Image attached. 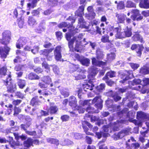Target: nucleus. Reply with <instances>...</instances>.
<instances>
[{"label":"nucleus","instance_id":"obj_1","mask_svg":"<svg viewBox=\"0 0 149 149\" xmlns=\"http://www.w3.org/2000/svg\"><path fill=\"white\" fill-rule=\"evenodd\" d=\"M81 39V38L80 36H76L71 39L68 42V46L70 49H71L73 48V44L75 42V45L74 48L75 50L77 52H79L80 51V50H81L84 47V45H86V43L83 44V42H85V39H84L83 40V42L80 41Z\"/></svg>","mask_w":149,"mask_h":149},{"label":"nucleus","instance_id":"obj_2","mask_svg":"<svg viewBox=\"0 0 149 149\" xmlns=\"http://www.w3.org/2000/svg\"><path fill=\"white\" fill-rule=\"evenodd\" d=\"M102 101L100 96L95 97L93 100H89L84 101H80L79 102V104L83 107L89 106L91 104V103H96L95 105L97 109H100L102 107Z\"/></svg>","mask_w":149,"mask_h":149},{"label":"nucleus","instance_id":"obj_3","mask_svg":"<svg viewBox=\"0 0 149 149\" xmlns=\"http://www.w3.org/2000/svg\"><path fill=\"white\" fill-rule=\"evenodd\" d=\"M137 117L138 120H131V122L136 125H141L142 121L149 120V114H146L141 111H139L137 112Z\"/></svg>","mask_w":149,"mask_h":149},{"label":"nucleus","instance_id":"obj_4","mask_svg":"<svg viewBox=\"0 0 149 149\" xmlns=\"http://www.w3.org/2000/svg\"><path fill=\"white\" fill-rule=\"evenodd\" d=\"M84 6L83 5L80 6L79 9L76 11L75 15L80 17L79 20L78 25L80 27L84 28L86 27L85 22H84L82 16L84 15Z\"/></svg>","mask_w":149,"mask_h":149},{"label":"nucleus","instance_id":"obj_5","mask_svg":"<svg viewBox=\"0 0 149 149\" xmlns=\"http://www.w3.org/2000/svg\"><path fill=\"white\" fill-rule=\"evenodd\" d=\"M97 60L95 58H93L92 59L93 64L95 65L100 66L105 65L106 64L105 62L98 60L102 58L103 56V54L99 52H97Z\"/></svg>","mask_w":149,"mask_h":149},{"label":"nucleus","instance_id":"obj_6","mask_svg":"<svg viewBox=\"0 0 149 149\" xmlns=\"http://www.w3.org/2000/svg\"><path fill=\"white\" fill-rule=\"evenodd\" d=\"M9 33L8 31H5L3 33L2 39H0V43L4 45H7L9 43L10 40Z\"/></svg>","mask_w":149,"mask_h":149},{"label":"nucleus","instance_id":"obj_7","mask_svg":"<svg viewBox=\"0 0 149 149\" xmlns=\"http://www.w3.org/2000/svg\"><path fill=\"white\" fill-rule=\"evenodd\" d=\"M127 131H120L118 132H116V131H110V133L113 134L112 137L115 140H117L122 138L126 134V133Z\"/></svg>","mask_w":149,"mask_h":149},{"label":"nucleus","instance_id":"obj_8","mask_svg":"<svg viewBox=\"0 0 149 149\" xmlns=\"http://www.w3.org/2000/svg\"><path fill=\"white\" fill-rule=\"evenodd\" d=\"M143 47L142 45H132L131 49L132 50H136L138 56H140L141 54V51Z\"/></svg>","mask_w":149,"mask_h":149},{"label":"nucleus","instance_id":"obj_9","mask_svg":"<svg viewBox=\"0 0 149 149\" xmlns=\"http://www.w3.org/2000/svg\"><path fill=\"white\" fill-rule=\"evenodd\" d=\"M53 49H45L44 50H42L40 51V53L45 55L48 60L50 61L52 59V55L50 54V52L53 51Z\"/></svg>","mask_w":149,"mask_h":149},{"label":"nucleus","instance_id":"obj_10","mask_svg":"<svg viewBox=\"0 0 149 149\" xmlns=\"http://www.w3.org/2000/svg\"><path fill=\"white\" fill-rule=\"evenodd\" d=\"M39 141L37 140H32L31 139H28L26 141L24 142V146L26 148H28L30 146L32 145L33 144L36 145L38 144Z\"/></svg>","mask_w":149,"mask_h":149},{"label":"nucleus","instance_id":"obj_11","mask_svg":"<svg viewBox=\"0 0 149 149\" xmlns=\"http://www.w3.org/2000/svg\"><path fill=\"white\" fill-rule=\"evenodd\" d=\"M27 42V39L26 38L22 37L19 39L16 45L17 48L20 49L22 47L23 45H25Z\"/></svg>","mask_w":149,"mask_h":149},{"label":"nucleus","instance_id":"obj_12","mask_svg":"<svg viewBox=\"0 0 149 149\" xmlns=\"http://www.w3.org/2000/svg\"><path fill=\"white\" fill-rule=\"evenodd\" d=\"M115 31H116L115 36L116 38H122L125 37L124 33L120 28H117L115 29Z\"/></svg>","mask_w":149,"mask_h":149},{"label":"nucleus","instance_id":"obj_13","mask_svg":"<svg viewBox=\"0 0 149 149\" xmlns=\"http://www.w3.org/2000/svg\"><path fill=\"white\" fill-rule=\"evenodd\" d=\"M61 47L57 46L56 47L54 51V55L55 58L57 61L60 60L61 58Z\"/></svg>","mask_w":149,"mask_h":149},{"label":"nucleus","instance_id":"obj_14","mask_svg":"<svg viewBox=\"0 0 149 149\" xmlns=\"http://www.w3.org/2000/svg\"><path fill=\"white\" fill-rule=\"evenodd\" d=\"M132 12L133 13V15L131 16V18L134 20H135L136 19L137 20H140L143 19V17L139 16L137 17V16L139 14V11L137 10H134L132 11Z\"/></svg>","mask_w":149,"mask_h":149},{"label":"nucleus","instance_id":"obj_15","mask_svg":"<svg viewBox=\"0 0 149 149\" xmlns=\"http://www.w3.org/2000/svg\"><path fill=\"white\" fill-rule=\"evenodd\" d=\"M10 50V48L7 47H5L4 50H3L2 48L0 47V54L1 57L3 58H6L7 54H8V52Z\"/></svg>","mask_w":149,"mask_h":149},{"label":"nucleus","instance_id":"obj_16","mask_svg":"<svg viewBox=\"0 0 149 149\" xmlns=\"http://www.w3.org/2000/svg\"><path fill=\"white\" fill-rule=\"evenodd\" d=\"M6 83L7 85H9V86L8 87V90L11 92H13L15 88L13 87V85L11 81V78L10 75L9 76L8 78L7 79ZM15 87V86L14 87Z\"/></svg>","mask_w":149,"mask_h":149},{"label":"nucleus","instance_id":"obj_17","mask_svg":"<svg viewBox=\"0 0 149 149\" xmlns=\"http://www.w3.org/2000/svg\"><path fill=\"white\" fill-rule=\"evenodd\" d=\"M69 104L72 107V109L76 107L77 100L75 97L72 96L70 97L69 99Z\"/></svg>","mask_w":149,"mask_h":149},{"label":"nucleus","instance_id":"obj_18","mask_svg":"<svg viewBox=\"0 0 149 149\" xmlns=\"http://www.w3.org/2000/svg\"><path fill=\"white\" fill-rule=\"evenodd\" d=\"M108 131H102V132L101 131L99 132H96L95 133V135L99 139L102 136L104 137H107L111 135V134H109L107 132Z\"/></svg>","mask_w":149,"mask_h":149},{"label":"nucleus","instance_id":"obj_19","mask_svg":"<svg viewBox=\"0 0 149 149\" xmlns=\"http://www.w3.org/2000/svg\"><path fill=\"white\" fill-rule=\"evenodd\" d=\"M81 63L83 65L88 66L90 63V60L89 59L84 57H81L79 59Z\"/></svg>","mask_w":149,"mask_h":149},{"label":"nucleus","instance_id":"obj_20","mask_svg":"<svg viewBox=\"0 0 149 149\" xmlns=\"http://www.w3.org/2000/svg\"><path fill=\"white\" fill-rule=\"evenodd\" d=\"M94 86V85L93 83V82L90 80L88 84L84 85V89L85 91H86V89L92 90Z\"/></svg>","mask_w":149,"mask_h":149},{"label":"nucleus","instance_id":"obj_21","mask_svg":"<svg viewBox=\"0 0 149 149\" xmlns=\"http://www.w3.org/2000/svg\"><path fill=\"white\" fill-rule=\"evenodd\" d=\"M116 17L118 18V21L119 23H123L125 19L126 15L124 14H118L116 15Z\"/></svg>","mask_w":149,"mask_h":149},{"label":"nucleus","instance_id":"obj_22","mask_svg":"<svg viewBox=\"0 0 149 149\" xmlns=\"http://www.w3.org/2000/svg\"><path fill=\"white\" fill-rule=\"evenodd\" d=\"M141 8H149V0H145L143 2L141 1L140 4Z\"/></svg>","mask_w":149,"mask_h":149},{"label":"nucleus","instance_id":"obj_23","mask_svg":"<svg viewBox=\"0 0 149 149\" xmlns=\"http://www.w3.org/2000/svg\"><path fill=\"white\" fill-rule=\"evenodd\" d=\"M70 27L71 28V29H69V30H70V33H66V38L67 40H69L70 38L71 37V34L72 33V31L73 29L74 28V27L72 24L70 25H69L68 27V28H70Z\"/></svg>","mask_w":149,"mask_h":149},{"label":"nucleus","instance_id":"obj_24","mask_svg":"<svg viewBox=\"0 0 149 149\" xmlns=\"http://www.w3.org/2000/svg\"><path fill=\"white\" fill-rule=\"evenodd\" d=\"M47 140L48 142L52 144H54L57 146L58 145L59 143L57 139L52 138H48L47 139Z\"/></svg>","mask_w":149,"mask_h":149},{"label":"nucleus","instance_id":"obj_25","mask_svg":"<svg viewBox=\"0 0 149 149\" xmlns=\"http://www.w3.org/2000/svg\"><path fill=\"white\" fill-rule=\"evenodd\" d=\"M149 72V68L146 66H143L141 68L140 71V73L144 74H148Z\"/></svg>","mask_w":149,"mask_h":149},{"label":"nucleus","instance_id":"obj_26","mask_svg":"<svg viewBox=\"0 0 149 149\" xmlns=\"http://www.w3.org/2000/svg\"><path fill=\"white\" fill-rule=\"evenodd\" d=\"M18 85L21 88H23L25 86V81L23 80L19 79L18 80Z\"/></svg>","mask_w":149,"mask_h":149},{"label":"nucleus","instance_id":"obj_27","mask_svg":"<svg viewBox=\"0 0 149 149\" xmlns=\"http://www.w3.org/2000/svg\"><path fill=\"white\" fill-rule=\"evenodd\" d=\"M42 80L47 84H49L51 81V78L48 76H44L42 78Z\"/></svg>","mask_w":149,"mask_h":149},{"label":"nucleus","instance_id":"obj_28","mask_svg":"<svg viewBox=\"0 0 149 149\" xmlns=\"http://www.w3.org/2000/svg\"><path fill=\"white\" fill-rule=\"evenodd\" d=\"M84 72V71L80 70V72L79 74L77 76H75V78L77 80L85 78V75L82 74Z\"/></svg>","mask_w":149,"mask_h":149},{"label":"nucleus","instance_id":"obj_29","mask_svg":"<svg viewBox=\"0 0 149 149\" xmlns=\"http://www.w3.org/2000/svg\"><path fill=\"white\" fill-rule=\"evenodd\" d=\"M37 2V0H34L31 3H28L27 4V8H29V9L31 8H33L34 7L36 6V5L35 3Z\"/></svg>","mask_w":149,"mask_h":149},{"label":"nucleus","instance_id":"obj_30","mask_svg":"<svg viewBox=\"0 0 149 149\" xmlns=\"http://www.w3.org/2000/svg\"><path fill=\"white\" fill-rule=\"evenodd\" d=\"M14 135L15 136V138L19 140L21 139L23 141L25 140L26 139V136L23 135H22L21 136H19L18 134H14Z\"/></svg>","mask_w":149,"mask_h":149},{"label":"nucleus","instance_id":"obj_31","mask_svg":"<svg viewBox=\"0 0 149 149\" xmlns=\"http://www.w3.org/2000/svg\"><path fill=\"white\" fill-rule=\"evenodd\" d=\"M58 109L55 106H51L50 108V112L51 113H55L58 111Z\"/></svg>","mask_w":149,"mask_h":149},{"label":"nucleus","instance_id":"obj_32","mask_svg":"<svg viewBox=\"0 0 149 149\" xmlns=\"http://www.w3.org/2000/svg\"><path fill=\"white\" fill-rule=\"evenodd\" d=\"M28 23L30 26H33L36 24V21L32 17H29V19Z\"/></svg>","mask_w":149,"mask_h":149},{"label":"nucleus","instance_id":"obj_33","mask_svg":"<svg viewBox=\"0 0 149 149\" xmlns=\"http://www.w3.org/2000/svg\"><path fill=\"white\" fill-rule=\"evenodd\" d=\"M29 78L31 79H38L39 77L36 74L30 73L29 75Z\"/></svg>","mask_w":149,"mask_h":149},{"label":"nucleus","instance_id":"obj_34","mask_svg":"<svg viewBox=\"0 0 149 149\" xmlns=\"http://www.w3.org/2000/svg\"><path fill=\"white\" fill-rule=\"evenodd\" d=\"M75 109L78 110L79 113H83L84 112L85 109L84 108L81 106H77L75 109H74V110Z\"/></svg>","mask_w":149,"mask_h":149},{"label":"nucleus","instance_id":"obj_35","mask_svg":"<svg viewBox=\"0 0 149 149\" xmlns=\"http://www.w3.org/2000/svg\"><path fill=\"white\" fill-rule=\"evenodd\" d=\"M40 102L37 101L36 97L33 98L31 101V104L33 106L38 104Z\"/></svg>","mask_w":149,"mask_h":149},{"label":"nucleus","instance_id":"obj_36","mask_svg":"<svg viewBox=\"0 0 149 149\" xmlns=\"http://www.w3.org/2000/svg\"><path fill=\"white\" fill-rule=\"evenodd\" d=\"M124 34L125 35V37H129L131 36L132 35V32L130 29H128L124 31Z\"/></svg>","mask_w":149,"mask_h":149},{"label":"nucleus","instance_id":"obj_37","mask_svg":"<svg viewBox=\"0 0 149 149\" xmlns=\"http://www.w3.org/2000/svg\"><path fill=\"white\" fill-rule=\"evenodd\" d=\"M115 57V55L114 53H111L107 55V58L108 60L111 61L114 59Z\"/></svg>","mask_w":149,"mask_h":149},{"label":"nucleus","instance_id":"obj_38","mask_svg":"<svg viewBox=\"0 0 149 149\" xmlns=\"http://www.w3.org/2000/svg\"><path fill=\"white\" fill-rule=\"evenodd\" d=\"M130 65L132 68L134 70L136 69L139 66V65L138 64L133 63H130Z\"/></svg>","mask_w":149,"mask_h":149},{"label":"nucleus","instance_id":"obj_39","mask_svg":"<svg viewBox=\"0 0 149 149\" xmlns=\"http://www.w3.org/2000/svg\"><path fill=\"white\" fill-rule=\"evenodd\" d=\"M101 41L103 42H109V37L107 36H103L102 37Z\"/></svg>","mask_w":149,"mask_h":149},{"label":"nucleus","instance_id":"obj_40","mask_svg":"<svg viewBox=\"0 0 149 149\" xmlns=\"http://www.w3.org/2000/svg\"><path fill=\"white\" fill-rule=\"evenodd\" d=\"M105 88V84H100L99 86H97L96 88L97 90L100 91L104 89Z\"/></svg>","mask_w":149,"mask_h":149},{"label":"nucleus","instance_id":"obj_41","mask_svg":"<svg viewBox=\"0 0 149 149\" xmlns=\"http://www.w3.org/2000/svg\"><path fill=\"white\" fill-rule=\"evenodd\" d=\"M134 39L135 40H139L141 42H142L143 41L142 38L139 35H136L134 36Z\"/></svg>","mask_w":149,"mask_h":149},{"label":"nucleus","instance_id":"obj_42","mask_svg":"<svg viewBox=\"0 0 149 149\" xmlns=\"http://www.w3.org/2000/svg\"><path fill=\"white\" fill-rule=\"evenodd\" d=\"M64 141H67V142H62L61 143V145L63 146H65L66 145H72L73 143L72 141L69 140L68 139H66V140H64Z\"/></svg>","mask_w":149,"mask_h":149},{"label":"nucleus","instance_id":"obj_43","mask_svg":"<svg viewBox=\"0 0 149 149\" xmlns=\"http://www.w3.org/2000/svg\"><path fill=\"white\" fill-rule=\"evenodd\" d=\"M126 6L128 7H135V5L131 1H128L127 3Z\"/></svg>","mask_w":149,"mask_h":149},{"label":"nucleus","instance_id":"obj_44","mask_svg":"<svg viewBox=\"0 0 149 149\" xmlns=\"http://www.w3.org/2000/svg\"><path fill=\"white\" fill-rule=\"evenodd\" d=\"M86 111L89 113H93L95 112L94 108L91 107H86Z\"/></svg>","mask_w":149,"mask_h":149},{"label":"nucleus","instance_id":"obj_45","mask_svg":"<svg viewBox=\"0 0 149 149\" xmlns=\"http://www.w3.org/2000/svg\"><path fill=\"white\" fill-rule=\"evenodd\" d=\"M69 24H68L67 23L63 22L61 23L58 25V26L60 28H62L64 27H66L68 26Z\"/></svg>","mask_w":149,"mask_h":149},{"label":"nucleus","instance_id":"obj_46","mask_svg":"<svg viewBox=\"0 0 149 149\" xmlns=\"http://www.w3.org/2000/svg\"><path fill=\"white\" fill-rule=\"evenodd\" d=\"M42 67H44L46 69L50 70V66L46 62L43 63L42 64Z\"/></svg>","mask_w":149,"mask_h":149},{"label":"nucleus","instance_id":"obj_47","mask_svg":"<svg viewBox=\"0 0 149 149\" xmlns=\"http://www.w3.org/2000/svg\"><path fill=\"white\" fill-rule=\"evenodd\" d=\"M39 48L38 46H35L33 49L31 50V51L32 53L35 54L38 52Z\"/></svg>","mask_w":149,"mask_h":149},{"label":"nucleus","instance_id":"obj_48","mask_svg":"<svg viewBox=\"0 0 149 149\" xmlns=\"http://www.w3.org/2000/svg\"><path fill=\"white\" fill-rule=\"evenodd\" d=\"M53 71L55 74H58L59 73V68L55 65L53 67Z\"/></svg>","mask_w":149,"mask_h":149},{"label":"nucleus","instance_id":"obj_49","mask_svg":"<svg viewBox=\"0 0 149 149\" xmlns=\"http://www.w3.org/2000/svg\"><path fill=\"white\" fill-rule=\"evenodd\" d=\"M21 111V110L17 107H15L14 109V115H17L19 112Z\"/></svg>","mask_w":149,"mask_h":149},{"label":"nucleus","instance_id":"obj_50","mask_svg":"<svg viewBox=\"0 0 149 149\" xmlns=\"http://www.w3.org/2000/svg\"><path fill=\"white\" fill-rule=\"evenodd\" d=\"M56 35L58 40H60L62 37V33L60 32H57L56 33Z\"/></svg>","mask_w":149,"mask_h":149},{"label":"nucleus","instance_id":"obj_51","mask_svg":"<svg viewBox=\"0 0 149 149\" xmlns=\"http://www.w3.org/2000/svg\"><path fill=\"white\" fill-rule=\"evenodd\" d=\"M22 101L19 100H14L13 102V104L15 105H18Z\"/></svg>","mask_w":149,"mask_h":149},{"label":"nucleus","instance_id":"obj_52","mask_svg":"<svg viewBox=\"0 0 149 149\" xmlns=\"http://www.w3.org/2000/svg\"><path fill=\"white\" fill-rule=\"evenodd\" d=\"M107 75L108 76H109L110 77H112L115 76V72L111 71L110 72H108L107 73Z\"/></svg>","mask_w":149,"mask_h":149},{"label":"nucleus","instance_id":"obj_53","mask_svg":"<svg viewBox=\"0 0 149 149\" xmlns=\"http://www.w3.org/2000/svg\"><path fill=\"white\" fill-rule=\"evenodd\" d=\"M26 133L32 136L36 135V133L35 131H26Z\"/></svg>","mask_w":149,"mask_h":149},{"label":"nucleus","instance_id":"obj_54","mask_svg":"<svg viewBox=\"0 0 149 149\" xmlns=\"http://www.w3.org/2000/svg\"><path fill=\"white\" fill-rule=\"evenodd\" d=\"M30 125V123H29V124L28 125L25 124H22L21 125V128L23 130H26V128L28 127H29Z\"/></svg>","mask_w":149,"mask_h":149},{"label":"nucleus","instance_id":"obj_55","mask_svg":"<svg viewBox=\"0 0 149 149\" xmlns=\"http://www.w3.org/2000/svg\"><path fill=\"white\" fill-rule=\"evenodd\" d=\"M82 124L83 125H86L90 128H91L92 127V125L86 121H84L82 123Z\"/></svg>","mask_w":149,"mask_h":149},{"label":"nucleus","instance_id":"obj_56","mask_svg":"<svg viewBox=\"0 0 149 149\" xmlns=\"http://www.w3.org/2000/svg\"><path fill=\"white\" fill-rule=\"evenodd\" d=\"M69 116L67 115H64L61 117V118L63 121H67L69 119Z\"/></svg>","mask_w":149,"mask_h":149},{"label":"nucleus","instance_id":"obj_57","mask_svg":"<svg viewBox=\"0 0 149 149\" xmlns=\"http://www.w3.org/2000/svg\"><path fill=\"white\" fill-rule=\"evenodd\" d=\"M134 83L135 84H140L141 82V81L139 79H136L133 81Z\"/></svg>","mask_w":149,"mask_h":149},{"label":"nucleus","instance_id":"obj_58","mask_svg":"<svg viewBox=\"0 0 149 149\" xmlns=\"http://www.w3.org/2000/svg\"><path fill=\"white\" fill-rule=\"evenodd\" d=\"M143 82L144 83V85H146L148 84H149V79L144 78L143 80Z\"/></svg>","mask_w":149,"mask_h":149},{"label":"nucleus","instance_id":"obj_59","mask_svg":"<svg viewBox=\"0 0 149 149\" xmlns=\"http://www.w3.org/2000/svg\"><path fill=\"white\" fill-rule=\"evenodd\" d=\"M142 14L145 17H147L149 16V11H143L142 13Z\"/></svg>","mask_w":149,"mask_h":149},{"label":"nucleus","instance_id":"obj_60","mask_svg":"<svg viewBox=\"0 0 149 149\" xmlns=\"http://www.w3.org/2000/svg\"><path fill=\"white\" fill-rule=\"evenodd\" d=\"M38 85L40 88H45L47 87V86L46 85L41 83H39Z\"/></svg>","mask_w":149,"mask_h":149},{"label":"nucleus","instance_id":"obj_61","mask_svg":"<svg viewBox=\"0 0 149 149\" xmlns=\"http://www.w3.org/2000/svg\"><path fill=\"white\" fill-rule=\"evenodd\" d=\"M74 137L76 139H81V135L79 133H76L74 134Z\"/></svg>","mask_w":149,"mask_h":149},{"label":"nucleus","instance_id":"obj_62","mask_svg":"<svg viewBox=\"0 0 149 149\" xmlns=\"http://www.w3.org/2000/svg\"><path fill=\"white\" fill-rule=\"evenodd\" d=\"M34 71L37 73H41L43 71V70L40 68H38L34 69Z\"/></svg>","mask_w":149,"mask_h":149},{"label":"nucleus","instance_id":"obj_63","mask_svg":"<svg viewBox=\"0 0 149 149\" xmlns=\"http://www.w3.org/2000/svg\"><path fill=\"white\" fill-rule=\"evenodd\" d=\"M22 66L21 65H17L16 66L15 68V69L16 71H20L22 68Z\"/></svg>","mask_w":149,"mask_h":149},{"label":"nucleus","instance_id":"obj_64","mask_svg":"<svg viewBox=\"0 0 149 149\" xmlns=\"http://www.w3.org/2000/svg\"><path fill=\"white\" fill-rule=\"evenodd\" d=\"M106 82L109 86H111L114 83L113 81H112L111 80H108L107 81H106Z\"/></svg>","mask_w":149,"mask_h":149}]
</instances>
